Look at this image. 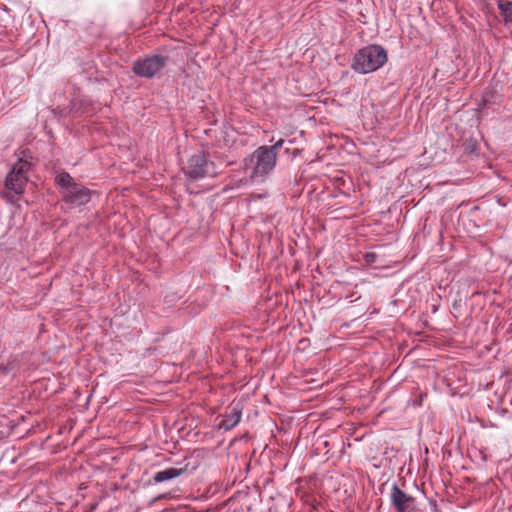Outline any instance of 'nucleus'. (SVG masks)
Returning <instances> with one entry per match:
<instances>
[{
	"label": "nucleus",
	"mask_w": 512,
	"mask_h": 512,
	"mask_svg": "<svg viewBox=\"0 0 512 512\" xmlns=\"http://www.w3.org/2000/svg\"><path fill=\"white\" fill-rule=\"evenodd\" d=\"M276 156L268 150L267 145L258 147L251 155L244 158L239 169L234 168V162H227L226 167V192L247 187L253 180L262 181L263 177L270 174L276 166Z\"/></svg>",
	"instance_id": "obj_1"
},
{
	"label": "nucleus",
	"mask_w": 512,
	"mask_h": 512,
	"mask_svg": "<svg viewBox=\"0 0 512 512\" xmlns=\"http://www.w3.org/2000/svg\"><path fill=\"white\" fill-rule=\"evenodd\" d=\"M61 201L70 208H77L87 205L92 197L97 193L95 190L89 189L83 183L78 182L70 173L61 171L54 178Z\"/></svg>",
	"instance_id": "obj_2"
},
{
	"label": "nucleus",
	"mask_w": 512,
	"mask_h": 512,
	"mask_svg": "<svg viewBox=\"0 0 512 512\" xmlns=\"http://www.w3.org/2000/svg\"><path fill=\"white\" fill-rule=\"evenodd\" d=\"M388 61L386 49L379 44H369L360 48L353 56L351 69L360 75L373 73Z\"/></svg>",
	"instance_id": "obj_3"
},
{
	"label": "nucleus",
	"mask_w": 512,
	"mask_h": 512,
	"mask_svg": "<svg viewBox=\"0 0 512 512\" xmlns=\"http://www.w3.org/2000/svg\"><path fill=\"white\" fill-rule=\"evenodd\" d=\"M169 57L162 54H153L140 57L133 62L132 72L141 78L151 79L168 63Z\"/></svg>",
	"instance_id": "obj_4"
},
{
	"label": "nucleus",
	"mask_w": 512,
	"mask_h": 512,
	"mask_svg": "<svg viewBox=\"0 0 512 512\" xmlns=\"http://www.w3.org/2000/svg\"><path fill=\"white\" fill-rule=\"evenodd\" d=\"M178 467H168L153 475L154 483H162L173 480L182 475H190L199 467V460L193 456H186L183 460L175 462Z\"/></svg>",
	"instance_id": "obj_5"
},
{
	"label": "nucleus",
	"mask_w": 512,
	"mask_h": 512,
	"mask_svg": "<svg viewBox=\"0 0 512 512\" xmlns=\"http://www.w3.org/2000/svg\"><path fill=\"white\" fill-rule=\"evenodd\" d=\"M184 174L192 180H199L205 177L217 175L215 165L209 162L204 154L197 153L188 159V164L183 168Z\"/></svg>",
	"instance_id": "obj_6"
},
{
	"label": "nucleus",
	"mask_w": 512,
	"mask_h": 512,
	"mask_svg": "<svg viewBox=\"0 0 512 512\" xmlns=\"http://www.w3.org/2000/svg\"><path fill=\"white\" fill-rule=\"evenodd\" d=\"M390 502L396 512H413L415 510V498L401 490L397 483L391 487Z\"/></svg>",
	"instance_id": "obj_7"
},
{
	"label": "nucleus",
	"mask_w": 512,
	"mask_h": 512,
	"mask_svg": "<svg viewBox=\"0 0 512 512\" xmlns=\"http://www.w3.org/2000/svg\"><path fill=\"white\" fill-rule=\"evenodd\" d=\"M243 408V399H235L226 407V431L234 428L240 422Z\"/></svg>",
	"instance_id": "obj_8"
},
{
	"label": "nucleus",
	"mask_w": 512,
	"mask_h": 512,
	"mask_svg": "<svg viewBox=\"0 0 512 512\" xmlns=\"http://www.w3.org/2000/svg\"><path fill=\"white\" fill-rule=\"evenodd\" d=\"M28 182V176H21L9 172L5 178V187L13 191L17 195H21L24 192L26 183Z\"/></svg>",
	"instance_id": "obj_9"
},
{
	"label": "nucleus",
	"mask_w": 512,
	"mask_h": 512,
	"mask_svg": "<svg viewBox=\"0 0 512 512\" xmlns=\"http://www.w3.org/2000/svg\"><path fill=\"white\" fill-rule=\"evenodd\" d=\"M23 156L19 157L16 163L13 164L11 170L9 172H13L14 174H18L21 176H27L28 171L31 169L32 164L28 160L31 158V152L29 150L22 151Z\"/></svg>",
	"instance_id": "obj_10"
},
{
	"label": "nucleus",
	"mask_w": 512,
	"mask_h": 512,
	"mask_svg": "<svg viewBox=\"0 0 512 512\" xmlns=\"http://www.w3.org/2000/svg\"><path fill=\"white\" fill-rule=\"evenodd\" d=\"M497 8L505 24L512 22V1L510 0H497Z\"/></svg>",
	"instance_id": "obj_11"
},
{
	"label": "nucleus",
	"mask_w": 512,
	"mask_h": 512,
	"mask_svg": "<svg viewBox=\"0 0 512 512\" xmlns=\"http://www.w3.org/2000/svg\"><path fill=\"white\" fill-rule=\"evenodd\" d=\"M239 502L241 506H246L249 509V494L245 491L238 490L226 500V506L229 503Z\"/></svg>",
	"instance_id": "obj_12"
},
{
	"label": "nucleus",
	"mask_w": 512,
	"mask_h": 512,
	"mask_svg": "<svg viewBox=\"0 0 512 512\" xmlns=\"http://www.w3.org/2000/svg\"><path fill=\"white\" fill-rule=\"evenodd\" d=\"M284 143H285L284 139H279L273 145L268 146V150L271 151L273 154H275V156L277 157V153L282 148Z\"/></svg>",
	"instance_id": "obj_13"
},
{
	"label": "nucleus",
	"mask_w": 512,
	"mask_h": 512,
	"mask_svg": "<svg viewBox=\"0 0 512 512\" xmlns=\"http://www.w3.org/2000/svg\"><path fill=\"white\" fill-rule=\"evenodd\" d=\"M363 257L367 264H373V263H375V261L377 259V254L374 252H367L364 254Z\"/></svg>",
	"instance_id": "obj_14"
},
{
	"label": "nucleus",
	"mask_w": 512,
	"mask_h": 512,
	"mask_svg": "<svg viewBox=\"0 0 512 512\" xmlns=\"http://www.w3.org/2000/svg\"><path fill=\"white\" fill-rule=\"evenodd\" d=\"M218 426H219V428L224 427V419L219 421Z\"/></svg>",
	"instance_id": "obj_15"
}]
</instances>
